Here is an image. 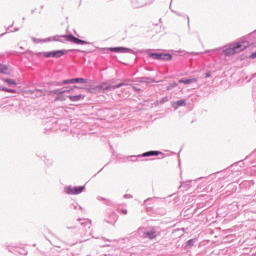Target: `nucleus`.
I'll return each mask as SVG.
<instances>
[{
    "instance_id": "obj_1",
    "label": "nucleus",
    "mask_w": 256,
    "mask_h": 256,
    "mask_svg": "<svg viewBox=\"0 0 256 256\" xmlns=\"http://www.w3.org/2000/svg\"><path fill=\"white\" fill-rule=\"evenodd\" d=\"M247 47H249V41L234 42L224 48L223 55L231 57V55H237V53L245 51Z\"/></svg>"
},
{
    "instance_id": "obj_2",
    "label": "nucleus",
    "mask_w": 256,
    "mask_h": 256,
    "mask_svg": "<svg viewBox=\"0 0 256 256\" xmlns=\"http://www.w3.org/2000/svg\"><path fill=\"white\" fill-rule=\"evenodd\" d=\"M67 41H70V43H74L75 45H87V41L81 40L73 35H64L61 36ZM60 36H53L52 38H48L47 41H59L61 42Z\"/></svg>"
},
{
    "instance_id": "obj_3",
    "label": "nucleus",
    "mask_w": 256,
    "mask_h": 256,
    "mask_svg": "<svg viewBox=\"0 0 256 256\" xmlns=\"http://www.w3.org/2000/svg\"><path fill=\"white\" fill-rule=\"evenodd\" d=\"M65 53H67V50H53L50 52H45L43 54V57H46V58L53 57L55 59H59V57H63Z\"/></svg>"
},
{
    "instance_id": "obj_4",
    "label": "nucleus",
    "mask_w": 256,
    "mask_h": 256,
    "mask_svg": "<svg viewBox=\"0 0 256 256\" xmlns=\"http://www.w3.org/2000/svg\"><path fill=\"white\" fill-rule=\"evenodd\" d=\"M151 57L153 59H160L161 61H171V59H173V56H171V54H161V53H153L151 54Z\"/></svg>"
},
{
    "instance_id": "obj_5",
    "label": "nucleus",
    "mask_w": 256,
    "mask_h": 256,
    "mask_svg": "<svg viewBox=\"0 0 256 256\" xmlns=\"http://www.w3.org/2000/svg\"><path fill=\"white\" fill-rule=\"evenodd\" d=\"M73 83H87V79L85 78H73L69 80H64L63 85H69Z\"/></svg>"
},
{
    "instance_id": "obj_6",
    "label": "nucleus",
    "mask_w": 256,
    "mask_h": 256,
    "mask_svg": "<svg viewBox=\"0 0 256 256\" xmlns=\"http://www.w3.org/2000/svg\"><path fill=\"white\" fill-rule=\"evenodd\" d=\"M68 99H70V101H72L73 103L77 102V101H81V99H85V96L78 94V95H70L68 96Z\"/></svg>"
},
{
    "instance_id": "obj_7",
    "label": "nucleus",
    "mask_w": 256,
    "mask_h": 256,
    "mask_svg": "<svg viewBox=\"0 0 256 256\" xmlns=\"http://www.w3.org/2000/svg\"><path fill=\"white\" fill-rule=\"evenodd\" d=\"M109 51H114V53H127V51H129V48H125V47L109 48Z\"/></svg>"
},
{
    "instance_id": "obj_8",
    "label": "nucleus",
    "mask_w": 256,
    "mask_h": 256,
    "mask_svg": "<svg viewBox=\"0 0 256 256\" xmlns=\"http://www.w3.org/2000/svg\"><path fill=\"white\" fill-rule=\"evenodd\" d=\"M178 83H184V85H191V83H197V78L180 79Z\"/></svg>"
},
{
    "instance_id": "obj_9",
    "label": "nucleus",
    "mask_w": 256,
    "mask_h": 256,
    "mask_svg": "<svg viewBox=\"0 0 256 256\" xmlns=\"http://www.w3.org/2000/svg\"><path fill=\"white\" fill-rule=\"evenodd\" d=\"M83 191H85V186H74V195H80Z\"/></svg>"
},
{
    "instance_id": "obj_10",
    "label": "nucleus",
    "mask_w": 256,
    "mask_h": 256,
    "mask_svg": "<svg viewBox=\"0 0 256 256\" xmlns=\"http://www.w3.org/2000/svg\"><path fill=\"white\" fill-rule=\"evenodd\" d=\"M123 85H125V83H120V84L113 85V86H106L104 88V91H111V89H119V87H123Z\"/></svg>"
},
{
    "instance_id": "obj_11",
    "label": "nucleus",
    "mask_w": 256,
    "mask_h": 256,
    "mask_svg": "<svg viewBox=\"0 0 256 256\" xmlns=\"http://www.w3.org/2000/svg\"><path fill=\"white\" fill-rule=\"evenodd\" d=\"M160 154H161V152H159V151H149V152L144 153L142 156L143 157H152V156H157Z\"/></svg>"
},
{
    "instance_id": "obj_12",
    "label": "nucleus",
    "mask_w": 256,
    "mask_h": 256,
    "mask_svg": "<svg viewBox=\"0 0 256 256\" xmlns=\"http://www.w3.org/2000/svg\"><path fill=\"white\" fill-rule=\"evenodd\" d=\"M65 193H67V195H75V187L73 186L66 187Z\"/></svg>"
},
{
    "instance_id": "obj_13",
    "label": "nucleus",
    "mask_w": 256,
    "mask_h": 256,
    "mask_svg": "<svg viewBox=\"0 0 256 256\" xmlns=\"http://www.w3.org/2000/svg\"><path fill=\"white\" fill-rule=\"evenodd\" d=\"M145 237H148V239H155L156 235H155V231H150V232H146Z\"/></svg>"
},
{
    "instance_id": "obj_14",
    "label": "nucleus",
    "mask_w": 256,
    "mask_h": 256,
    "mask_svg": "<svg viewBox=\"0 0 256 256\" xmlns=\"http://www.w3.org/2000/svg\"><path fill=\"white\" fill-rule=\"evenodd\" d=\"M4 82L8 85H17V82H15V80L12 79H4Z\"/></svg>"
},
{
    "instance_id": "obj_15",
    "label": "nucleus",
    "mask_w": 256,
    "mask_h": 256,
    "mask_svg": "<svg viewBox=\"0 0 256 256\" xmlns=\"http://www.w3.org/2000/svg\"><path fill=\"white\" fill-rule=\"evenodd\" d=\"M63 93H71V90H63V91L56 90L55 91L56 95H63Z\"/></svg>"
},
{
    "instance_id": "obj_16",
    "label": "nucleus",
    "mask_w": 256,
    "mask_h": 256,
    "mask_svg": "<svg viewBox=\"0 0 256 256\" xmlns=\"http://www.w3.org/2000/svg\"><path fill=\"white\" fill-rule=\"evenodd\" d=\"M193 245H195V239H190L187 241V246L188 247H193Z\"/></svg>"
},
{
    "instance_id": "obj_17",
    "label": "nucleus",
    "mask_w": 256,
    "mask_h": 256,
    "mask_svg": "<svg viewBox=\"0 0 256 256\" xmlns=\"http://www.w3.org/2000/svg\"><path fill=\"white\" fill-rule=\"evenodd\" d=\"M7 71V66L0 64V73H5Z\"/></svg>"
},
{
    "instance_id": "obj_18",
    "label": "nucleus",
    "mask_w": 256,
    "mask_h": 256,
    "mask_svg": "<svg viewBox=\"0 0 256 256\" xmlns=\"http://www.w3.org/2000/svg\"><path fill=\"white\" fill-rule=\"evenodd\" d=\"M105 84H100L99 86L96 87V89H102V93H105Z\"/></svg>"
},
{
    "instance_id": "obj_19",
    "label": "nucleus",
    "mask_w": 256,
    "mask_h": 256,
    "mask_svg": "<svg viewBox=\"0 0 256 256\" xmlns=\"http://www.w3.org/2000/svg\"><path fill=\"white\" fill-rule=\"evenodd\" d=\"M177 105H178V107H183V105H185V100H179L177 102Z\"/></svg>"
},
{
    "instance_id": "obj_20",
    "label": "nucleus",
    "mask_w": 256,
    "mask_h": 256,
    "mask_svg": "<svg viewBox=\"0 0 256 256\" xmlns=\"http://www.w3.org/2000/svg\"><path fill=\"white\" fill-rule=\"evenodd\" d=\"M55 101H65V96H58L55 98Z\"/></svg>"
},
{
    "instance_id": "obj_21",
    "label": "nucleus",
    "mask_w": 256,
    "mask_h": 256,
    "mask_svg": "<svg viewBox=\"0 0 256 256\" xmlns=\"http://www.w3.org/2000/svg\"><path fill=\"white\" fill-rule=\"evenodd\" d=\"M249 59H256V51L249 56Z\"/></svg>"
},
{
    "instance_id": "obj_22",
    "label": "nucleus",
    "mask_w": 256,
    "mask_h": 256,
    "mask_svg": "<svg viewBox=\"0 0 256 256\" xmlns=\"http://www.w3.org/2000/svg\"><path fill=\"white\" fill-rule=\"evenodd\" d=\"M2 91H6V93H14L13 90H9V89H7V88H2Z\"/></svg>"
},
{
    "instance_id": "obj_23",
    "label": "nucleus",
    "mask_w": 256,
    "mask_h": 256,
    "mask_svg": "<svg viewBox=\"0 0 256 256\" xmlns=\"http://www.w3.org/2000/svg\"><path fill=\"white\" fill-rule=\"evenodd\" d=\"M94 89H95V88H86V91H87L88 93H93Z\"/></svg>"
},
{
    "instance_id": "obj_24",
    "label": "nucleus",
    "mask_w": 256,
    "mask_h": 256,
    "mask_svg": "<svg viewBox=\"0 0 256 256\" xmlns=\"http://www.w3.org/2000/svg\"><path fill=\"white\" fill-rule=\"evenodd\" d=\"M206 77H211V74L207 73V74H206Z\"/></svg>"
},
{
    "instance_id": "obj_25",
    "label": "nucleus",
    "mask_w": 256,
    "mask_h": 256,
    "mask_svg": "<svg viewBox=\"0 0 256 256\" xmlns=\"http://www.w3.org/2000/svg\"><path fill=\"white\" fill-rule=\"evenodd\" d=\"M73 89H78V87H77V86H74Z\"/></svg>"
}]
</instances>
